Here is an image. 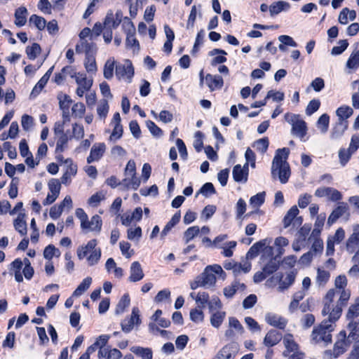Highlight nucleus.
<instances>
[{"mask_svg": "<svg viewBox=\"0 0 359 359\" xmlns=\"http://www.w3.org/2000/svg\"><path fill=\"white\" fill-rule=\"evenodd\" d=\"M290 150L287 148L278 149L272 161L271 176L278 177L282 184L287 182L290 176V165L287 161Z\"/></svg>", "mask_w": 359, "mask_h": 359, "instance_id": "f257e3e1", "label": "nucleus"}, {"mask_svg": "<svg viewBox=\"0 0 359 359\" xmlns=\"http://www.w3.org/2000/svg\"><path fill=\"white\" fill-rule=\"evenodd\" d=\"M357 337L358 334L355 330L349 332L348 335L345 330L340 331L336 337L332 349H327L323 352V359L337 358L344 354Z\"/></svg>", "mask_w": 359, "mask_h": 359, "instance_id": "f03ea898", "label": "nucleus"}, {"mask_svg": "<svg viewBox=\"0 0 359 359\" xmlns=\"http://www.w3.org/2000/svg\"><path fill=\"white\" fill-rule=\"evenodd\" d=\"M337 292L334 289L329 290L323 300V308L322 310V315L323 316H327V318L324 320L329 321L333 324L339 319L342 313V308L334 302Z\"/></svg>", "mask_w": 359, "mask_h": 359, "instance_id": "7ed1b4c3", "label": "nucleus"}, {"mask_svg": "<svg viewBox=\"0 0 359 359\" xmlns=\"http://www.w3.org/2000/svg\"><path fill=\"white\" fill-rule=\"evenodd\" d=\"M97 239L90 240L86 245L79 246L76 250V255L79 259H86L87 264L90 266L98 264L100 260L102 251L97 247Z\"/></svg>", "mask_w": 359, "mask_h": 359, "instance_id": "20e7f679", "label": "nucleus"}, {"mask_svg": "<svg viewBox=\"0 0 359 359\" xmlns=\"http://www.w3.org/2000/svg\"><path fill=\"white\" fill-rule=\"evenodd\" d=\"M335 325L329 321L323 320L320 325L314 327L311 339L313 344L323 343L325 346L332 342V332L334 331Z\"/></svg>", "mask_w": 359, "mask_h": 359, "instance_id": "39448f33", "label": "nucleus"}, {"mask_svg": "<svg viewBox=\"0 0 359 359\" xmlns=\"http://www.w3.org/2000/svg\"><path fill=\"white\" fill-rule=\"evenodd\" d=\"M75 215L81 222V229L85 233L95 232L99 233L101 231L102 221L99 215H95L89 220L87 214L82 208L76 209Z\"/></svg>", "mask_w": 359, "mask_h": 359, "instance_id": "423d86ee", "label": "nucleus"}, {"mask_svg": "<svg viewBox=\"0 0 359 359\" xmlns=\"http://www.w3.org/2000/svg\"><path fill=\"white\" fill-rule=\"evenodd\" d=\"M201 275L207 287H214L217 278L224 280L226 276V273L219 264L207 266Z\"/></svg>", "mask_w": 359, "mask_h": 359, "instance_id": "0eeeda50", "label": "nucleus"}, {"mask_svg": "<svg viewBox=\"0 0 359 359\" xmlns=\"http://www.w3.org/2000/svg\"><path fill=\"white\" fill-rule=\"evenodd\" d=\"M285 120L292 126V133L302 139L306 134L307 127L305 121L298 114L286 113Z\"/></svg>", "mask_w": 359, "mask_h": 359, "instance_id": "6e6552de", "label": "nucleus"}, {"mask_svg": "<svg viewBox=\"0 0 359 359\" xmlns=\"http://www.w3.org/2000/svg\"><path fill=\"white\" fill-rule=\"evenodd\" d=\"M134 74V67L129 60H125L123 63L116 65L115 75L119 81L130 83L132 82Z\"/></svg>", "mask_w": 359, "mask_h": 359, "instance_id": "1a4fd4ad", "label": "nucleus"}, {"mask_svg": "<svg viewBox=\"0 0 359 359\" xmlns=\"http://www.w3.org/2000/svg\"><path fill=\"white\" fill-rule=\"evenodd\" d=\"M273 255V248L267 246L264 248V255L262 256V262L264 263L263 271L266 274L270 275L275 272L279 265V261L277 257Z\"/></svg>", "mask_w": 359, "mask_h": 359, "instance_id": "9d476101", "label": "nucleus"}, {"mask_svg": "<svg viewBox=\"0 0 359 359\" xmlns=\"http://www.w3.org/2000/svg\"><path fill=\"white\" fill-rule=\"evenodd\" d=\"M141 323L140 318V311L137 308L134 307L130 317L126 318L121 322V328L124 332H130L135 326H137Z\"/></svg>", "mask_w": 359, "mask_h": 359, "instance_id": "9b49d317", "label": "nucleus"}, {"mask_svg": "<svg viewBox=\"0 0 359 359\" xmlns=\"http://www.w3.org/2000/svg\"><path fill=\"white\" fill-rule=\"evenodd\" d=\"M48 185L49 193L43 202L44 205L53 203L57 198L61 189L60 182L57 179H51Z\"/></svg>", "mask_w": 359, "mask_h": 359, "instance_id": "f8f14e48", "label": "nucleus"}, {"mask_svg": "<svg viewBox=\"0 0 359 359\" xmlns=\"http://www.w3.org/2000/svg\"><path fill=\"white\" fill-rule=\"evenodd\" d=\"M75 81L78 85L76 93L79 97H83L84 93L89 90L93 85V80L88 79L83 73L79 72Z\"/></svg>", "mask_w": 359, "mask_h": 359, "instance_id": "ddd939ff", "label": "nucleus"}, {"mask_svg": "<svg viewBox=\"0 0 359 359\" xmlns=\"http://www.w3.org/2000/svg\"><path fill=\"white\" fill-rule=\"evenodd\" d=\"M345 238V231L342 228L337 229L333 236L328 237L326 246V255H332L334 252V244L341 243Z\"/></svg>", "mask_w": 359, "mask_h": 359, "instance_id": "4468645a", "label": "nucleus"}, {"mask_svg": "<svg viewBox=\"0 0 359 359\" xmlns=\"http://www.w3.org/2000/svg\"><path fill=\"white\" fill-rule=\"evenodd\" d=\"M111 126L113 127V130L109 136V141L115 142L123 135V127L121 124V116L118 112L114 114Z\"/></svg>", "mask_w": 359, "mask_h": 359, "instance_id": "2eb2a0df", "label": "nucleus"}, {"mask_svg": "<svg viewBox=\"0 0 359 359\" xmlns=\"http://www.w3.org/2000/svg\"><path fill=\"white\" fill-rule=\"evenodd\" d=\"M359 247V224L353 226V233L349 236L346 242V251L352 254Z\"/></svg>", "mask_w": 359, "mask_h": 359, "instance_id": "dca6fc26", "label": "nucleus"}, {"mask_svg": "<svg viewBox=\"0 0 359 359\" xmlns=\"http://www.w3.org/2000/svg\"><path fill=\"white\" fill-rule=\"evenodd\" d=\"M106 151V145L103 142L95 143L93 145L90 155L87 158V162L90 163L99 161Z\"/></svg>", "mask_w": 359, "mask_h": 359, "instance_id": "f3484780", "label": "nucleus"}, {"mask_svg": "<svg viewBox=\"0 0 359 359\" xmlns=\"http://www.w3.org/2000/svg\"><path fill=\"white\" fill-rule=\"evenodd\" d=\"M283 343L285 348L283 352L285 356H289L292 353H297L299 351V345L294 341L291 334H285L283 339Z\"/></svg>", "mask_w": 359, "mask_h": 359, "instance_id": "a211bd4d", "label": "nucleus"}, {"mask_svg": "<svg viewBox=\"0 0 359 359\" xmlns=\"http://www.w3.org/2000/svg\"><path fill=\"white\" fill-rule=\"evenodd\" d=\"M233 177L237 182H246L248 176V165L245 163L243 166L236 165L233 169Z\"/></svg>", "mask_w": 359, "mask_h": 359, "instance_id": "6ab92c4d", "label": "nucleus"}, {"mask_svg": "<svg viewBox=\"0 0 359 359\" xmlns=\"http://www.w3.org/2000/svg\"><path fill=\"white\" fill-rule=\"evenodd\" d=\"M95 50V45L92 39L79 40L76 46V52L77 53H85L86 55L92 54Z\"/></svg>", "mask_w": 359, "mask_h": 359, "instance_id": "aec40b11", "label": "nucleus"}, {"mask_svg": "<svg viewBox=\"0 0 359 359\" xmlns=\"http://www.w3.org/2000/svg\"><path fill=\"white\" fill-rule=\"evenodd\" d=\"M348 328L350 330V332L356 331L358 334V337L353 340V349L349 354L348 359H358L359 358V328L357 327L355 323L353 322H350L348 325Z\"/></svg>", "mask_w": 359, "mask_h": 359, "instance_id": "412c9836", "label": "nucleus"}, {"mask_svg": "<svg viewBox=\"0 0 359 359\" xmlns=\"http://www.w3.org/2000/svg\"><path fill=\"white\" fill-rule=\"evenodd\" d=\"M25 218V213L20 212L13 221V226L21 236H25L27 233V225Z\"/></svg>", "mask_w": 359, "mask_h": 359, "instance_id": "4be33fe9", "label": "nucleus"}, {"mask_svg": "<svg viewBox=\"0 0 359 359\" xmlns=\"http://www.w3.org/2000/svg\"><path fill=\"white\" fill-rule=\"evenodd\" d=\"M144 278V273L139 262H133L130 267V276L128 278L130 282H137Z\"/></svg>", "mask_w": 359, "mask_h": 359, "instance_id": "5701e85b", "label": "nucleus"}, {"mask_svg": "<svg viewBox=\"0 0 359 359\" xmlns=\"http://www.w3.org/2000/svg\"><path fill=\"white\" fill-rule=\"evenodd\" d=\"M123 13L117 11L116 14L108 13L104 20V27L107 28H116L123 20Z\"/></svg>", "mask_w": 359, "mask_h": 359, "instance_id": "b1692460", "label": "nucleus"}, {"mask_svg": "<svg viewBox=\"0 0 359 359\" xmlns=\"http://www.w3.org/2000/svg\"><path fill=\"white\" fill-rule=\"evenodd\" d=\"M330 278V272L326 270L325 267H318L316 269V276L315 283L319 287H323L328 283Z\"/></svg>", "mask_w": 359, "mask_h": 359, "instance_id": "393cba45", "label": "nucleus"}, {"mask_svg": "<svg viewBox=\"0 0 359 359\" xmlns=\"http://www.w3.org/2000/svg\"><path fill=\"white\" fill-rule=\"evenodd\" d=\"M265 320L271 326L279 329H283L287 325V320L279 315L275 313H267L265 316Z\"/></svg>", "mask_w": 359, "mask_h": 359, "instance_id": "a878e982", "label": "nucleus"}, {"mask_svg": "<svg viewBox=\"0 0 359 359\" xmlns=\"http://www.w3.org/2000/svg\"><path fill=\"white\" fill-rule=\"evenodd\" d=\"M205 81L211 91L222 88L224 84L223 79L219 75L207 74Z\"/></svg>", "mask_w": 359, "mask_h": 359, "instance_id": "bb28decb", "label": "nucleus"}, {"mask_svg": "<svg viewBox=\"0 0 359 359\" xmlns=\"http://www.w3.org/2000/svg\"><path fill=\"white\" fill-rule=\"evenodd\" d=\"M245 289L244 283L235 280L230 285L224 288L223 293L226 298L229 299L233 297L237 291H243Z\"/></svg>", "mask_w": 359, "mask_h": 359, "instance_id": "cd10ccee", "label": "nucleus"}, {"mask_svg": "<svg viewBox=\"0 0 359 359\" xmlns=\"http://www.w3.org/2000/svg\"><path fill=\"white\" fill-rule=\"evenodd\" d=\"M105 269L108 273H112L116 278H121L123 276V269L117 266V264L113 258L107 259L105 263Z\"/></svg>", "mask_w": 359, "mask_h": 359, "instance_id": "c85d7f7f", "label": "nucleus"}, {"mask_svg": "<svg viewBox=\"0 0 359 359\" xmlns=\"http://www.w3.org/2000/svg\"><path fill=\"white\" fill-rule=\"evenodd\" d=\"M226 52L224 50L219 48H214L209 52V55L213 57L211 65L216 66L219 64H222L226 61V58L225 55H226Z\"/></svg>", "mask_w": 359, "mask_h": 359, "instance_id": "c756f323", "label": "nucleus"}, {"mask_svg": "<svg viewBox=\"0 0 359 359\" xmlns=\"http://www.w3.org/2000/svg\"><path fill=\"white\" fill-rule=\"evenodd\" d=\"M289 245V241L287 238L283 236H279L275 238L274 240V247L273 252L276 253V257L280 258L284 253L285 250L284 248L287 247Z\"/></svg>", "mask_w": 359, "mask_h": 359, "instance_id": "7c9ffc66", "label": "nucleus"}, {"mask_svg": "<svg viewBox=\"0 0 359 359\" xmlns=\"http://www.w3.org/2000/svg\"><path fill=\"white\" fill-rule=\"evenodd\" d=\"M28 15V11L25 6H20L18 8L14 14L15 17V25L17 27H22L27 22V17Z\"/></svg>", "mask_w": 359, "mask_h": 359, "instance_id": "2f4dec72", "label": "nucleus"}, {"mask_svg": "<svg viewBox=\"0 0 359 359\" xmlns=\"http://www.w3.org/2000/svg\"><path fill=\"white\" fill-rule=\"evenodd\" d=\"M125 177L122 181L123 185L127 189L137 190L140 185V180L136 176V174H129L124 175Z\"/></svg>", "mask_w": 359, "mask_h": 359, "instance_id": "473e14b6", "label": "nucleus"}, {"mask_svg": "<svg viewBox=\"0 0 359 359\" xmlns=\"http://www.w3.org/2000/svg\"><path fill=\"white\" fill-rule=\"evenodd\" d=\"M98 357L99 358H104L105 359H120L122 357V353L116 348H104L99 350Z\"/></svg>", "mask_w": 359, "mask_h": 359, "instance_id": "72a5a7b5", "label": "nucleus"}, {"mask_svg": "<svg viewBox=\"0 0 359 359\" xmlns=\"http://www.w3.org/2000/svg\"><path fill=\"white\" fill-rule=\"evenodd\" d=\"M116 65V60L114 57H109L107 60L103 67V75L106 79L109 80L113 78Z\"/></svg>", "mask_w": 359, "mask_h": 359, "instance_id": "f704fd0d", "label": "nucleus"}, {"mask_svg": "<svg viewBox=\"0 0 359 359\" xmlns=\"http://www.w3.org/2000/svg\"><path fill=\"white\" fill-rule=\"evenodd\" d=\"M290 8V4L284 1H278L272 4L269 6V12L271 15H277L282 11H288Z\"/></svg>", "mask_w": 359, "mask_h": 359, "instance_id": "c9c22d12", "label": "nucleus"}, {"mask_svg": "<svg viewBox=\"0 0 359 359\" xmlns=\"http://www.w3.org/2000/svg\"><path fill=\"white\" fill-rule=\"evenodd\" d=\"M355 18L356 13L355 11L344 8L340 12L338 20L339 23L346 25L349 20L353 21Z\"/></svg>", "mask_w": 359, "mask_h": 359, "instance_id": "e433bc0d", "label": "nucleus"}, {"mask_svg": "<svg viewBox=\"0 0 359 359\" xmlns=\"http://www.w3.org/2000/svg\"><path fill=\"white\" fill-rule=\"evenodd\" d=\"M269 244V242L266 239L261 241L255 243L249 250L246 254V260L252 259L258 255L259 251L263 248H266V245Z\"/></svg>", "mask_w": 359, "mask_h": 359, "instance_id": "4c0bfd02", "label": "nucleus"}, {"mask_svg": "<svg viewBox=\"0 0 359 359\" xmlns=\"http://www.w3.org/2000/svg\"><path fill=\"white\" fill-rule=\"evenodd\" d=\"M281 339V335L276 330H270L264 339V344L266 346H273Z\"/></svg>", "mask_w": 359, "mask_h": 359, "instance_id": "58836bf2", "label": "nucleus"}, {"mask_svg": "<svg viewBox=\"0 0 359 359\" xmlns=\"http://www.w3.org/2000/svg\"><path fill=\"white\" fill-rule=\"evenodd\" d=\"M236 352V346L234 344H229L224 346L217 355L218 359H232Z\"/></svg>", "mask_w": 359, "mask_h": 359, "instance_id": "ea45409f", "label": "nucleus"}, {"mask_svg": "<svg viewBox=\"0 0 359 359\" xmlns=\"http://www.w3.org/2000/svg\"><path fill=\"white\" fill-rule=\"evenodd\" d=\"M130 351L142 359H152L153 353L149 348L134 346L130 348Z\"/></svg>", "mask_w": 359, "mask_h": 359, "instance_id": "a19ab883", "label": "nucleus"}, {"mask_svg": "<svg viewBox=\"0 0 359 359\" xmlns=\"http://www.w3.org/2000/svg\"><path fill=\"white\" fill-rule=\"evenodd\" d=\"M299 212V209L296 205L290 208L283 219L284 228H287L292 224V222L294 221Z\"/></svg>", "mask_w": 359, "mask_h": 359, "instance_id": "79ce46f5", "label": "nucleus"}, {"mask_svg": "<svg viewBox=\"0 0 359 359\" xmlns=\"http://www.w3.org/2000/svg\"><path fill=\"white\" fill-rule=\"evenodd\" d=\"M127 238L135 243H138L142 236V230L140 226L130 227L127 229Z\"/></svg>", "mask_w": 359, "mask_h": 359, "instance_id": "37998d69", "label": "nucleus"}, {"mask_svg": "<svg viewBox=\"0 0 359 359\" xmlns=\"http://www.w3.org/2000/svg\"><path fill=\"white\" fill-rule=\"evenodd\" d=\"M84 67L86 72L91 74H95L97 71V67L95 56L92 54L86 55L84 60Z\"/></svg>", "mask_w": 359, "mask_h": 359, "instance_id": "c03bdc74", "label": "nucleus"}, {"mask_svg": "<svg viewBox=\"0 0 359 359\" xmlns=\"http://www.w3.org/2000/svg\"><path fill=\"white\" fill-rule=\"evenodd\" d=\"M348 122L343 121H337L331 133L332 139H337L341 137L348 128Z\"/></svg>", "mask_w": 359, "mask_h": 359, "instance_id": "a18cd8bd", "label": "nucleus"}, {"mask_svg": "<svg viewBox=\"0 0 359 359\" xmlns=\"http://www.w3.org/2000/svg\"><path fill=\"white\" fill-rule=\"evenodd\" d=\"M359 67V50L353 52L346 62V67L348 73H351Z\"/></svg>", "mask_w": 359, "mask_h": 359, "instance_id": "49530a36", "label": "nucleus"}, {"mask_svg": "<svg viewBox=\"0 0 359 359\" xmlns=\"http://www.w3.org/2000/svg\"><path fill=\"white\" fill-rule=\"evenodd\" d=\"M210 313H212L210 319L211 325L215 328H219L224 321L226 313L222 311H216Z\"/></svg>", "mask_w": 359, "mask_h": 359, "instance_id": "de8ad7c7", "label": "nucleus"}, {"mask_svg": "<svg viewBox=\"0 0 359 359\" xmlns=\"http://www.w3.org/2000/svg\"><path fill=\"white\" fill-rule=\"evenodd\" d=\"M53 67H50L47 72L41 77V79L39 81V82L36 84V86L34 87L32 95H37L39 94L43 88L45 86L46 83L48 82L50 74L53 72Z\"/></svg>", "mask_w": 359, "mask_h": 359, "instance_id": "09e8293b", "label": "nucleus"}, {"mask_svg": "<svg viewBox=\"0 0 359 359\" xmlns=\"http://www.w3.org/2000/svg\"><path fill=\"white\" fill-rule=\"evenodd\" d=\"M325 214H320L317 216L314 228L311 232V237H318L320 236L325 224Z\"/></svg>", "mask_w": 359, "mask_h": 359, "instance_id": "8fccbe9b", "label": "nucleus"}, {"mask_svg": "<svg viewBox=\"0 0 359 359\" xmlns=\"http://www.w3.org/2000/svg\"><path fill=\"white\" fill-rule=\"evenodd\" d=\"M181 215L180 212H176L170 219V220L167 223L165 226L162 231L161 232V238L163 239L168 233L170 232L171 229L175 226L180 219Z\"/></svg>", "mask_w": 359, "mask_h": 359, "instance_id": "3c124183", "label": "nucleus"}, {"mask_svg": "<svg viewBox=\"0 0 359 359\" xmlns=\"http://www.w3.org/2000/svg\"><path fill=\"white\" fill-rule=\"evenodd\" d=\"M251 269V263L248 260H245L241 263L236 262L233 273L237 276L242 273H247Z\"/></svg>", "mask_w": 359, "mask_h": 359, "instance_id": "603ef678", "label": "nucleus"}, {"mask_svg": "<svg viewBox=\"0 0 359 359\" xmlns=\"http://www.w3.org/2000/svg\"><path fill=\"white\" fill-rule=\"evenodd\" d=\"M346 316L351 322L359 316V297L350 305Z\"/></svg>", "mask_w": 359, "mask_h": 359, "instance_id": "864d4df0", "label": "nucleus"}, {"mask_svg": "<svg viewBox=\"0 0 359 359\" xmlns=\"http://www.w3.org/2000/svg\"><path fill=\"white\" fill-rule=\"evenodd\" d=\"M353 113V109L346 105L339 107L336 111L338 120L343 121H348L347 119L352 116Z\"/></svg>", "mask_w": 359, "mask_h": 359, "instance_id": "5fc2aeb1", "label": "nucleus"}, {"mask_svg": "<svg viewBox=\"0 0 359 359\" xmlns=\"http://www.w3.org/2000/svg\"><path fill=\"white\" fill-rule=\"evenodd\" d=\"M352 261L354 262V264L348 271V274L351 278L357 279L359 277V250L356 251L352 258Z\"/></svg>", "mask_w": 359, "mask_h": 359, "instance_id": "6e6d98bb", "label": "nucleus"}, {"mask_svg": "<svg viewBox=\"0 0 359 359\" xmlns=\"http://www.w3.org/2000/svg\"><path fill=\"white\" fill-rule=\"evenodd\" d=\"M92 283V278L90 277H86L79 284L76 289L74 291L73 295L75 297L81 296L85 291H86L90 286Z\"/></svg>", "mask_w": 359, "mask_h": 359, "instance_id": "4d7b16f0", "label": "nucleus"}, {"mask_svg": "<svg viewBox=\"0 0 359 359\" xmlns=\"http://www.w3.org/2000/svg\"><path fill=\"white\" fill-rule=\"evenodd\" d=\"M236 244L237 243L236 241H231L226 242L218 247L223 250L222 252V254L224 257H230L233 256V250L235 249Z\"/></svg>", "mask_w": 359, "mask_h": 359, "instance_id": "13d9d810", "label": "nucleus"}, {"mask_svg": "<svg viewBox=\"0 0 359 359\" xmlns=\"http://www.w3.org/2000/svg\"><path fill=\"white\" fill-rule=\"evenodd\" d=\"M337 294H339V298L337 301V304L343 309L351 297V291L348 289L341 290H335Z\"/></svg>", "mask_w": 359, "mask_h": 359, "instance_id": "bf43d9fd", "label": "nucleus"}, {"mask_svg": "<svg viewBox=\"0 0 359 359\" xmlns=\"http://www.w3.org/2000/svg\"><path fill=\"white\" fill-rule=\"evenodd\" d=\"M106 193L103 191L95 193L92 195L88 200V203L92 207H97L101 201L105 199Z\"/></svg>", "mask_w": 359, "mask_h": 359, "instance_id": "052dcab7", "label": "nucleus"}, {"mask_svg": "<svg viewBox=\"0 0 359 359\" xmlns=\"http://www.w3.org/2000/svg\"><path fill=\"white\" fill-rule=\"evenodd\" d=\"M295 274L293 272L286 273L280 280L279 287L284 290L288 288L294 283Z\"/></svg>", "mask_w": 359, "mask_h": 359, "instance_id": "680f3d73", "label": "nucleus"}, {"mask_svg": "<svg viewBox=\"0 0 359 359\" xmlns=\"http://www.w3.org/2000/svg\"><path fill=\"white\" fill-rule=\"evenodd\" d=\"M29 22L30 25L36 27L39 30L44 29L46 25V20L36 15H32L29 18Z\"/></svg>", "mask_w": 359, "mask_h": 359, "instance_id": "e2e57ef3", "label": "nucleus"}, {"mask_svg": "<svg viewBox=\"0 0 359 359\" xmlns=\"http://www.w3.org/2000/svg\"><path fill=\"white\" fill-rule=\"evenodd\" d=\"M200 233V229L198 226H193L188 228L184 233L183 238L186 243L194 239Z\"/></svg>", "mask_w": 359, "mask_h": 359, "instance_id": "0e129e2a", "label": "nucleus"}, {"mask_svg": "<svg viewBox=\"0 0 359 359\" xmlns=\"http://www.w3.org/2000/svg\"><path fill=\"white\" fill-rule=\"evenodd\" d=\"M60 255L61 253L59 249L56 248L53 245H48L43 251V257L48 261H50L54 256L58 257Z\"/></svg>", "mask_w": 359, "mask_h": 359, "instance_id": "69168bd1", "label": "nucleus"}, {"mask_svg": "<svg viewBox=\"0 0 359 359\" xmlns=\"http://www.w3.org/2000/svg\"><path fill=\"white\" fill-rule=\"evenodd\" d=\"M265 195V192L263 191L252 196L250 199V205L253 208H258L264 203Z\"/></svg>", "mask_w": 359, "mask_h": 359, "instance_id": "338daca9", "label": "nucleus"}, {"mask_svg": "<svg viewBox=\"0 0 359 359\" xmlns=\"http://www.w3.org/2000/svg\"><path fill=\"white\" fill-rule=\"evenodd\" d=\"M119 248L123 256L126 259L130 258L134 255V250L131 249V245L125 241L119 243Z\"/></svg>", "mask_w": 359, "mask_h": 359, "instance_id": "774afa93", "label": "nucleus"}]
</instances>
